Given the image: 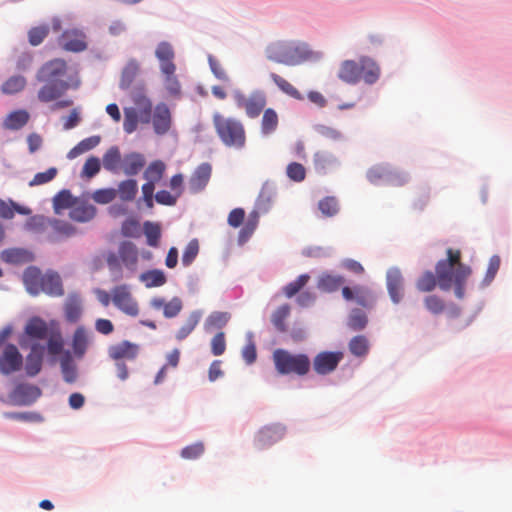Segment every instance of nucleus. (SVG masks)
I'll use <instances>...</instances> for the list:
<instances>
[{"label":"nucleus","mask_w":512,"mask_h":512,"mask_svg":"<svg viewBox=\"0 0 512 512\" xmlns=\"http://www.w3.org/2000/svg\"><path fill=\"white\" fill-rule=\"evenodd\" d=\"M68 66L61 58L52 59L44 63L36 73V80L44 83L37 93L38 100L49 103L59 99L69 89H78L81 80L76 73L70 75L68 80L61 78L67 74Z\"/></svg>","instance_id":"nucleus-1"},{"label":"nucleus","mask_w":512,"mask_h":512,"mask_svg":"<svg viewBox=\"0 0 512 512\" xmlns=\"http://www.w3.org/2000/svg\"><path fill=\"white\" fill-rule=\"evenodd\" d=\"M446 254L447 258L439 260L435 266L438 286L443 291H449L454 287L455 296L462 299L465 296L466 281L472 270L461 262L462 254L459 249L448 248Z\"/></svg>","instance_id":"nucleus-2"},{"label":"nucleus","mask_w":512,"mask_h":512,"mask_svg":"<svg viewBox=\"0 0 512 512\" xmlns=\"http://www.w3.org/2000/svg\"><path fill=\"white\" fill-rule=\"evenodd\" d=\"M266 57L275 63L296 66L306 61L318 60L321 55L309 49L303 42L276 41L265 50Z\"/></svg>","instance_id":"nucleus-3"},{"label":"nucleus","mask_w":512,"mask_h":512,"mask_svg":"<svg viewBox=\"0 0 512 512\" xmlns=\"http://www.w3.org/2000/svg\"><path fill=\"white\" fill-rule=\"evenodd\" d=\"M215 132L225 147L241 150L246 146L247 135L243 122L215 112L212 116Z\"/></svg>","instance_id":"nucleus-4"},{"label":"nucleus","mask_w":512,"mask_h":512,"mask_svg":"<svg viewBox=\"0 0 512 512\" xmlns=\"http://www.w3.org/2000/svg\"><path fill=\"white\" fill-rule=\"evenodd\" d=\"M276 371L281 375L306 376L311 369V361L307 354L292 353L278 348L272 354Z\"/></svg>","instance_id":"nucleus-5"},{"label":"nucleus","mask_w":512,"mask_h":512,"mask_svg":"<svg viewBox=\"0 0 512 512\" xmlns=\"http://www.w3.org/2000/svg\"><path fill=\"white\" fill-rule=\"evenodd\" d=\"M232 97L236 107L243 109L246 116L251 119L257 118L267 104V96L265 92L260 89L253 90L248 95L236 89L233 91Z\"/></svg>","instance_id":"nucleus-6"},{"label":"nucleus","mask_w":512,"mask_h":512,"mask_svg":"<svg viewBox=\"0 0 512 512\" xmlns=\"http://www.w3.org/2000/svg\"><path fill=\"white\" fill-rule=\"evenodd\" d=\"M111 297L114 306L122 313L136 317L139 314V305L133 297L130 287L126 284L115 286L111 290Z\"/></svg>","instance_id":"nucleus-7"},{"label":"nucleus","mask_w":512,"mask_h":512,"mask_svg":"<svg viewBox=\"0 0 512 512\" xmlns=\"http://www.w3.org/2000/svg\"><path fill=\"white\" fill-rule=\"evenodd\" d=\"M344 355L341 351H322L313 359L312 366L316 374L328 375L334 372Z\"/></svg>","instance_id":"nucleus-8"},{"label":"nucleus","mask_w":512,"mask_h":512,"mask_svg":"<svg viewBox=\"0 0 512 512\" xmlns=\"http://www.w3.org/2000/svg\"><path fill=\"white\" fill-rule=\"evenodd\" d=\"M344 300L354 301L359 306L370 309L376 302V296L367 286L355 285L354 287L344 286L342 288Z\"/></svg>","instance_id":"nucleus-9"},{"label":"nucleus","mask_w":512,"mask_h":512,"mask_svg":"<svg viewBox=\"0 0 512 512\" xmlns=\"http://www.w3.org/2000/svg\"><path fill=\"white\" fill-rule=\"evenodd\" d=\"M23 366V357L14 344H7L0 355V373L10 375Z\"/></svg>","instance_id":"nucleus-10"},{"label":"nucleus","mask_w":512,"mask_h":512,"mask_svg":"<svg viewBox=\"0 0 512 512\" xmlns=\"http://www.w3.org/2000/svg\"><path fill=\"white\" fill-rule=\"evenodd\" d=\"M153 130L157 135H165L172 127V114L167 104L158 103L152 115Z\"/></svg>","instance_id":"nucleus-11"},{"label":"nucleus","mask_w":512,"mask_h":512,"mask_svg":"<svg viewBox=\"0 0 512 512\" xmlns=\"http://www.w3.org/2000/svg\"><path fill=\"white\" fill-rule=\"evenodd\" d=\"M60 45L65 51L82 52L87 48L86 36L77 29L66 30L61 35Z\"/></svg>","instance_id":"nucleus-12"},{"label":"nucleus","mask_w":512,"mask_h":512,"mask_svg":"<svg viewBox=\"0 0 512 512\" xmlns=\"http://www.w3.org/2000/svg\"><path fill=\"white\" fill-rule=\"evenodd\" d=\"M41 396V390L36 385L19 384L17 385L12 394V400L15 404L20 406H28L34 403Z\"/></svg>","instance_id":"nucleus-13"},{"label":"nucleus","mask_w":512,"mask_h":512,"mask_svg":"<svg viewBox=\"0 0 512 512\" xmlns=\"http://www.w3.org/2000/svg\"><path fill=\"white\" fill-rule=\"evenodd\" d=\"M212 174V167L209 163L200 164L192 173L188 188L192 194L200 193L208 185Z\"/></svg>","instance_id":"nucleus-14"},{"label":"nucleus","mask_w":512,"mask_h":512,"mask_svg":"<svg viewBox=\"0 0 512 512\" xmlns=\"http://www.w3.org/2000/svg\"><path fill=\"white\" fill-rule=\"evenodd\" d=\"M284 436V428L280 425L266 426L262 428L255 439L258 449H265L280 441Z\"/></svg>","instance_id":"nucleus-15"},{"label":"nucleus","mask_w":512,"mask_h":512,"mask_svg":"<svg viewBox=\"0 0 512 512\" xmlns=\"http://www.w3.org/2000/svg\"><path fill=\"white\" fill-rule=\"evenodd\" d=\"M386 284L389 296L393 303L398 304L403 298V277L398 268L387 271Z\"/></svg>","instance_id":"nucleus-16"},{"label":"nucleus","mask_w":512,"mask_h":512,"mask_svg":"<svg viewBox=\"0 0 512 512\" xmlns=\"http://www.w3.org/2000/svg\"><path fill=\"white\" fill-rule=\"evenodd\" d=\"M44 350V346L38 343L31 346L30 352L25 360V371L29 377H34L41 371Z\"/></svg>","instance_id":"nucleus-17"},{"label":"nucleus","mask_w":512,"mask_h":512,"mask_svg":"<svg viewBox=\"0 0 512 512\" xmlns=\"http://www.w3.org/2000/svg\"><path fill=\"white\" fill-rule=\"evenodd\" d=\"M155 55L160 62V69L162 72L176 71L174 60V50L170 43L163 41L160 42L155 50Z\"/></svg>","instance_id":"nucleus-18"},{"label":"nucleus","mask_w":512,"mask_h":512,"mask_svg":"<svg viewBox=\"0 0 512 512\" xmlns=\"http://www.w3.org/2000/svg\"><path fill=\"white\" fill-rule=\"evenodd\" d=\"M381 69L379 65L370 57H360V81L372 85L380 78Z\"/></svg>","instance_id":"nucleus-19"},{"label":"nucleus","mask_w":512,"mask_h":512,"mask_svg":"<svg viewBox=\"0 0 512 512\" xmlns=\"http://www.w3.org/2000/svg\"><path fill=\"white\" fill-rule=\"evenodd\" d=\"M338 78L350 85H355L360 82V60H344L337 73Z\"/></svg>","instance_id":"nucleus-20"},{"label":"nucleus","mask_w":512,"mask_h":512,"mask_svg":"<svg viewBox=\"0 0 512 512\" xmlns=\"http://www.w3.org/2000/svg\"><path fill=\"white\" fill-rule=\"evenodd\" d=\"M153 309H163V315L166 318L176 317L183 308L182 300L179 297H173L169 302H166L162 297H154L150 301Z\"/></svg>","instance_id":"nucleus-21"},{"label":"nucleus","mask_w":512,"mask_h":512,"mask_svg":"<svg viewBox=\"0 0 512 512\" xmlns=\"http://www.w3.org/2000/svg\"><path fill=\"white\" fill-rule=\"evenodd\" d=\"M139 351L137 344L129 341H122L118 344L109 347L108 353L113 360L129 359L133 360L136 358Z\"/></svg>","instance_id":"nucleus-22"},{"label":"nucleus","mask_w":512,"mask_h":512,"mask_svg":"<svg viewBox=\"0 0 512 512\" xmlns=\"http://www.w3.org/2000/svg\"><path fill=\"white\" fill-rule=\"evenodd\" d=\"M118 254L123 265L134 272L138 263V249L132 242H122L118 248Z\"/></svg>","instance_id":"nucleus-23"},{"label":"nucleus","mask_w":512,"mask_h":512,"mask_svg":"<svg viewBox=\"0 0 512 512\" xmlns=\"http://www.w3.org/2000/svg\"><path fill=\"white\" fill-rule=\"evenodd\" d=\"M44 274L37 267H28L23 274V282L27 291L36 296L41 293Z\"/></svg>","instance_id":"nucleus-24"},{"label":"nucleus","mask_w":512,"mask_h":512,"mask_svg":"<svg viewBox=\"0 0 512 512\" xmlns=\"http://www.w3.org/2000/svg\"><path fill=\"white\" fill-rule=\"evenodd\" d=\"M144 166L145 158L137 152L126 154L122 160V169L127 176L138 174Z\"/></svg>","instance_id":"nucleus-25"},{"label":"nucleus","mask_w":512,"mask_h":512,"mask_svg":"<svg viewBox=\"0 0 512 512\" xmlns=\"http://www.w3.org/2000/svg\"><path fill=\"white\" fill-rule=\"evenodd\" d=\"M89 345V333L84 326H79L72 336V349L77 358H82Z\"/></svg>","instance_id":"nucleus-26"},{"label":"nucleus","mask_w":512,"mask_h":512,"mask_svg":"<svg viewBox=\"0 0 512 512\" xmlns=\"http://www.w3.org/2000/svg\"><path fill=\"white\" fill-rule=\"evenodd\" d=\"M24 331L25 334L32 339L43 340L48 337L49 329L47 323L43 319L39 317H32L27 322Z\"/></svg>","instance_id":"nucleus-27"},{"label":"nucleus","mask_w":512,"mask_h":512,"mask_svg":"<svg viewBox=\"0 0 512 512\" xmlns=\"http://www.w3.org/2000/svg\"><path fill=\"white\" fill-rule=\"evenodd\" d=\"M140 73V63L136 59H130L122 70L119 87L127 90L131 87Z\"/></svg>","instance_id":"nucleus-28"},{"label":"nucleus","mask_w":512,"mask_h":512,"mask_svg":"<svg viewBox=\"0 0 512 512\" xmlns=\"http://www.w3.org/2000/svg\"><path fill=\"white\" fill-rule=\"evenodd\" d=\"M313 162L315 170L320 173H326L339 165V161L333 154L324 151L316 152Z\"/></svg>","instance_id":"nucleus-29"},{"label":"nucleus","mask_w":512,"mask_h":512,"mask_svg":"<svg viewBox=\"0 0 512 512\" xmlns=\"http://www.w3.org/2000/svg\"><path fill=\"white\" fill-rule=\"evenodd\" d=\"M41 292L51 296L63 295V286L60 276L57 273L44 274Z\"/></svg>","instance_id":"nucleus-30"},{"label":"nucleus","mask_w":512,"mask_h":512,"mask_svg":"<svg viewBox=\"0 0 512 512\" xmlns=\"http://www.w3.org/2000/svg\"><path fill=\"white\" fill-rule=\"evenodd\" d=\"M344 278L341 275H334L324 272L319 276L317 287L324 292H335L344 283Z\"/></svg>","instance_id":"nucleus-31"},{"label":"nucleus","mask_w":512,"mask_h":512,"mask_svg":"<svg viewBox=\"0 0 512 512\" xmlns=\"http://www.w3.org/2000/svg\"><path fill=\"white\" fill-rule=\"evenodd\" d=\"M270 78L282 93L299 101L304 99L303 94L282 76L276 73H271Z\"/></svg>","instance_id":"nucleus-32"},{"label":"nucleus","mask_w":512,"mask_h":512,"mask_svg":"<svg viewBox=\"0 0 512 512\" xmlns=\"http://www.w3.org/2000/svg\"><path fill=\"white\" fill-rule=\"evenodd\" d=\"M96 209L93 205L81 203L76 204L69 212V216L72 220L77 222H87L94 218Z\"/></svg>","instance_id":"nucleus-33"},{"label":"nucleus","mask_w":512,"mask_h":512,"mask_svg":"<svg viewBox=\"0 0 512 512\" xmlns=\"http://www.w3.org/2000/svg\"><path fill=\"white\" fill-rule=\"evenodd\" d=\"M202 317V313L199 310L192 311L183 325L180 327V329L176 333V339L179 341L184 340L187 338L193 330L197 327Z\"/></svg>","instance_id":"nucleus-34"},{"label":"nucleus","mask_w":512,"mask_h":512,"mask_svg":"<svg viewBox=\"0 0 512 512\" xmlns=\"http://www.w3.org/2000/svg\"><path fill=\"white\" fill-rule=\"evenodd\" d=\"M27 80L22 75H13L1 85V92L5 95L17 94L25 89Z\"/></svg>","instance_id":"nucleus-35"},{"label":"nucleus","mask_w":512,"mask_h":512,"mask_svg":"<svg viewBox=\"0 0 512 512\" xmlns=\"http://www.w3.org/2000/svg\"><path fill=\"white\" fill-rule=\"evenodd\" d=\"M19 213L21 215H29L31 210L27 207L18 205L12 200H2L0 199V217L3 219H12L15 213Z\"/></svg>","instance_id":"nucleus-36"},{"label":"nucleus","mask_w":512,"mask_h":512,"mask_svg":"<svg viewBox=\"0 0 512 512\" xmlns=\"http://www.w3.org/2000/svg\"><path fill=\"white\" fill-rule=\"evenodd\" d=\"M139 278L146 288L160 287L167 281L166 275L159 269L148 270L142 273Z\"/></svg>","instance_id":"nucleus-37"},{"label":"nucleus","mask_w":512,"mask_h":512,"mask_svg":"<svg viewBox=\"0 0 512 512\" xmlns=\"http://www.w3.org/2000/svg\"><path fill=\"white\" fill-rule=\"evenodd\" d=\"M279 124V117L277 112L273 108H267L263 110V116L261 120V132L264 135H270L274 133Z\"/></svg>","instance_id":"nucleus-38"},{"label":"nucleus","mask_w":512,"mask_h":512,"mask_svg":"<svg viewBox=\"0 0 512 512\" xmlns=\"http://www.w3.org/2000/svg\"><path fill=\"white\" fill-rule=\"evenodd\" d=\"M103 166L107 171L117 172L121 164V153L117 146L110 147L103 155Z\"/></svg>","instance_id":"nucleus-39"},{"label":"nucleus","mask_w":512,"mask_h":512,"mask_svg":"<svg viewBox=\"0 0 512 512\" xmlns=\"http://www.w3.org/2000/svg\"><path fill=\"white\" fill-rule=\"evenodd\" d=\"M29 120V114L25 110H17L10 113L5 121L4 125L10 130H19L27 124Z\"/></svg>","instance_id":"nucleus-40"},{"label":"nucleus","mask_w":512,"mask_h":512,"mask_svg":"<svg viewBox=\"0 0 512 512\" xmlns=\"http://www.w3.org/2000/svg\"><path fill=\"white\" fill-rule=\"evenodd\" d=\"M61 372L67 383H74L77 379L76 366L70 353L67 351L60 361Z\"/></svg>","instance_id":"nucleus-41"},{"label":"nucleus","mask_w":512,"mask_h":512,"mask_svg":"<svg viewBox=\"0 0 512 512\" xmlns=\"http://www.w3.org/2000/svg\"><path fill=\"white\" fill-rule=\"evenodd\" d=\"M101 141L100 136H91L80 141L74 148L68 153L69 158H75L85 152H88L95 148Z\"/></svg>","instance_id":"nucleus-42"},{"label":"nucleus","mask_w":512,"mask_h":512,"mask_svg":"<svg viewBox=\"0 0 512 512\" xmlns=\"http://www.w3.org/2000/svg\"><path fill=\"white\" fill-rule=\"evenodd\" d=\"M116 191L121 200L132 201L138 192L137 182L133 179L124 180L119 183Z\"/></svg>","instance_id":"nucleus-43"},{"label":"nucleus","mask_w":512,"mask_h":512,"mask_svg":"<svg viewBox=\"0 0 512 512\" xmlns=\"http://www.w3.org/2000/svg\"><path fill=\"white\" fill-rule=\"evenodd\" d=\"M166 166L161 160L151 162L144 172V178L152 183L159 182L165 172Z\"/></svg>","instance_id":"nucleus-44"},{"label":"nucleus","mask_w":512,"mask_h":512,"mask_svg":"<svg viewBox=\"0 0 512 512\" xmlns=\"http://www.w3.org/2000/svg\"><path fill=\"white\" fill-rule=\"evenodd\" d=\"M230 320V314L228 312L215 311L211 313L205 321V329H222Z\"/></svg>","instance_id":"nucleus-45"},{"label":"nucleus","mask_w":512,"mask_h":512,"mask_svg":"<svg viewBox=\"0 0 512 512\" xmlns=\"http://www.w3.org/2000/svg\"><path fill=\"white\" fill-rule=\"evenodd\" d=\"M349 351L357 357H363L368 354L369 341L364 335H357L349 342Z\"/></svg>","instance_id":"nucleus-46"},{"label":"nucleus","mask_w":512,"mask_h":512,"mask_svg":"<svg viewBox=\"0 0 512 512\" xmlns=\"http://www.w3.org/2000/svg\"><path fill=\"white\" fill-rule=\"evenodd\" d=\"M290 314V307L284 304L278 307L271 316V322L279 332H285L287 330L285 320Z\"/></svg>","instance_id":"nucleus-47"},{"label":"nucleus","mask_w":512,"mask_h":512,"mask_svg":"<svg viewBox=\"0 0 512 512\" xmlns=\"http://www.w3.org/2000/svg\"><path fill=\"white\" fill-rule=\"evenodd\" d=\"M144 234L147 238V244L151 247H157L161 238V227L158 223L146 221L144 223Z\"/></svg>","instance_id":"nucleus-48"},{"label":"nucleus","mask_w":512,"mask_h":512,"mask_svg":"<svg viewBox=\"0 0 512 512\" xmlns=\"http://www.w3.org/2000/svg\"><path fill=\"white\" fill-rule=\"evenodd\" d=\"M389 169L390 166L388 165H376L369 169V171L367 172V178L373 184H387Z\"/></svg>","instance_id":"nucleus-49"},{"label":"nucleus","mask_w":512,"mask_h":512,"mask_svg":"<svg viewBox=\"0 0 512 512\" xmlns=\"http://www.w3.org/2000/svg\"><path fill=\"white\" fill-rule=\"evenodd\" d=\"M318 208L325 217H333L339 212V203L336 197L327 196L318 203Z\"/></svg>","instance_id":"nucleus-50"},{"label":"nucleus","mask_w":512,"mask_h":512,"mask_svg":"<svg viewBox=\"0 0 512 512\" xmlns=\"http://www.w3.org/2000/svg\"><path fill=\"white\" fill-rule=\"evenodd\" d=\"M75 203L76 200L68 190L60 191L53 199L54 209L57 213L62 209H72Z\"/></svg>","instance_id":"nucleus-51"},{"label":"nucleus","mask_w":512,"mask_h":512,"mask_svg":"<svg viewBox=\"0 0 512 512\" xmlns=\"http://www.w3.org/2000/svg\"><path fill=\"white\" fill-rule=\"evenodd\" d=\"M259 222V213L257 211H252L247 220L244 222V226L239 232L240 241H246L255 231Z\"/></svg>","instance_id":"nucleus-52"},{"label":"nucleus","mask_w":512,"mask_h":512,"mask_svg":"<svg viewBox=\"0 0 512 512\" xmlns=\"http://www.w3.org/2000/svg\"><path fill=\"white\" fill-rule=\"evenodd\" d=\"M437 285V275L431 271L424 272L416 282V287L421 292H431Z\"/></svg>","instance_id":"nucleus-53"},{"label":"nucleus","mask_w":512,"mask_h":512,"mask_svg":"<svg viewBox=\"0 0 512 512\" xmlns=\"http://www.w3.org/2000/svg\"><path fill=\"white\" fill-rule=\"evenodd\" d=\"M162 73L165 75L164 86L168 94L174 98H179L181 96V85L175 75V71Z\"/></svg>","instance_id":"nucleus-54"},{"label":"nucleus","mask_w":512,"mask_h":512,"mask_svg":"<svg viewBox=\"0 0 512 512\" xmlns=\"http://www.w3.org/2000/svg\"><path fill=\"white\" fill-rule=\"evenodd\" d=\"M138 112L134 108H126L124 110V122L123 129L126 133H133L138 126L139 123Z\"/></svg>","instance_id":"nucleus-55"},{"label":"nucleus","mask_w":512,"mask_h":512,"mask_svg":"<svg viewBox=\"0 0 512 512\" xmlns=\"http://www.w3.org/2000/svg\"><path fill=\"white\" fill-rule=\"evenodd\" d=\"M367 316L360 309H353L348 318V325L351 329L358 331L367 325Z\"/></svg>","instance_id":"nucleus-56"},{"label":"nucleus","mask_w":512,"mask_h":512,"mask_svg":"<svg viewBox=\"0 0 512 512\" xmlns=\"http://www.w3.org/2000/svg\"><path fill=\"white\" fill-rule=\"evenodd\" d=\"M315 131L319 136L329 141L337 142L343 138L342 133L335 127L318 124L315 126Z\"/></svg>","instance_id":"nucleus-57"},{"label":"nucleus","mask_w":512,"mask_h":512,"mask_svg":"<svg viewBox=\"0 0 512 512\" xmlns=\"http://www.w3.org/2000/svg\"><path fill=\"white\" fill-rule=\"evenodd\" d=\"M424 306L433 315L442 314L445 310V302L437 295H429L424 299Z\"/></svg>","instance_id":"nucleus-58"},{"label":"nucleus","mask_w":512,"mask_h":512,"mask_svg":"<svg viewBox=\"0 0 512 512\" xmlns=\"http://www.w3.org/2000/svg\"><path fill=\"white\" fill-rule=\"evenodd\" d=\"M49 34L47 25L33 27L28 31V41L32 46L40 45Z\"/></svg>","instance_id":"nucleus-59"},{"label":"nucleus","mask_w":512,"mask_h":512,"mask_svg":"<svg viewBox=\"0 0 512 512\" xmlns=\"http://www.w3.org/2000/svg\"><path fill=\"white\" fill-rule=\"evenodd\" d=\"M310 276L308 274L300 275L296 280L290 282L284 287V294L291 298L295 296L309 281Z\"/></svg>","instance_id":"nucleus-60"},{"label":"nucleus","mask_w":512,"mask_h":512,"mask_svg":"<svg viewBox=\"0 0 512 512\" xmlns=\"http://www.w3.org/2000/svg\"><path fill=\"white\" fill-rule=\"evenodd\" d=\"M82 313L81 303L76 298H71L65 305V315L68 321L76 322Z\"/></svg>","instance_id":"nucleus-61"},{"label":"nucleus","mask_w":512,"mask_h":512,"mask_svg":"<svg viewBox=\"0 0 512 512\" xmlns=\"http://www.w3.org/2000/svg\"><path fill=\"white\" fill-rule=\"evenodd\" d=\"M199 252V243L196 239L191 240L182 254V264L189 266L195 260Z\"/></svg>","instance_id":"nucleus-62"},{"label":"nucleus","mask_w":512,"mask_h":512,"mask_svg":"<svg viewBox=\"0 0 512 512\" xmlns=\"http://www.w3.org/2000/svg\"><path fill=\"white\" fill-rule=\"evenodd\" d=\"M205 447L202 442L184 447L181 451V457L187 460H194L199 458L204 453Z\"/></svg>","instance_id":"nucleus-63"},{"label":"nucleus","mask_w":512,"mask_h":512,"mask_svg":"<svg viewBox=\"0 0 512 512\" xmlns=\"http://www.w3.org/2000/svg\"><path fill=\"white\" fill-rule=\"evenodd\" d=\"M64 346L63 337L60 332L53 333L47 342V349L50 355H58L62 352Z\"/></svg>","instance_id":"nucleus-64"}]
</instances>
